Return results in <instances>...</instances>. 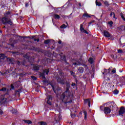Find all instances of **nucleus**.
<instances>
[{
    "mask_svg": "<svg viewBox=\"0 0 125 125\" xmlns=\"http://www.w3.org/2000/svg\"><path fill=\"white\" fill-rule=\"evenodd\" d=\"M104 3L105 5H109V3L108 2V1H105Z\"/></svg>",
    "mask_w": 125,
    "mask_h": 125,
    "instance_id": "58836bf2",
    "label": "nucleus"
},
{
    "mask_svg": "<svg viewBox=\"0 0 125 125\" xmlns=\"http://www.w3.org/2000/svg\"><path fill=\"white\" fill-rule=\"evenodd\" d=\"M53 17L55 19H60V16L58 14H54Z\"/></svg>",
    "mask_w": 125,
    "mask_h": 125,
    "instance_id": "2eb2a0df",
    "label": "nucleus"
},
{
    "mask_svg": "<svg viewBox=\"0 0 125 125\" xmlns=\"http://www.w3.org/2000/svg\"><path fill=\"white\" fill-rule=\"evenodd\" d=\"M61 99L62 100H64L65 99V93H62V95L61 96Z\"/></svg>",
    "mask_w": 125,
    "mask_h": 125,
    "instance_id": "393cba45",
    "label": "nucleus"
},
{
    "mask_svg": "<svg viewBox=\"0 0 125 125\" xmlns=\"http://www.w3.org/2000/svg\"><path fill=\"white\" fill-rule=\"evenodd\" d=\"M114 94H115V95H117V94H119V90L117 89H115L113 91Z\"/></svg>",
    "mask_w": 125,
    "mask_h": 125,
    "instance_id": "4be33fe9",
    "label": "nucleus"
},
{
    "mask_svg": "<svg viewBox=\"0 0 125 125\" xmlns=\"http://www.w3.org/2000/svg\"><path fill=\"white\" fill-rule=\"evenodd\" d=\"M80 31L81 32H82V33H84L85 34H88L87 31L84 30V28H83V24H81L80 25Z\"/></svg>",
    "mask_w": 125,
    "mask_h": 125,
    "instance_id": "39448f33",
    "label": "nucleus"
},
{
    "mask_svg": "<svg viewBox=\"0 0 125 125\" xmlns=\"http://www.w3.org/2000/svg\"><path fill=\"white\" fill-rule=\"evenodd\" d=\"M79 6H82V3H79Z\"/></svg>",
    "mask_w": 125,
    "mask_h": 125,
    "instance_id": "3c124183",
    "label": "nucleus"
},
{
    "mask_svg": "<svg viewBox=\"0 0 125 125\" xmlns=\"http://www.w3.org/2000/svg\"><path fill=\"white\" fill-rule=\"evenodd\" d=\"M79 115H83V112H80L79 113Z\"/></svg>",
    "mask_w": 125,
    "mask_h": 125,
    "instance_id": "8fccbe9b",
    "label": "nucleus"
},
{
    "mask_svg": "<svg viewBox=\"0 0 125 125\" xmlns=\"http://www.w3.org/2000/svg\"><path fill=\"white\" fill-rule=\"evenodd\" d=\"M83 114H84V120H86V118H87V112H86V111H84L83 112Z\"/></svg>",
    "mask_w": 125,
    "mask_h": 125,
    "instance_id": "412c9836",
    "label": "nucleus"
},
{
    "mask_svg": "<svg viewBox=\"0 0 125 125\" xmlns=\"http://www.w3.org/2000/svg\"><path fill=\"white\" fill-rule=\"evenodd\" d=\"M86 17L87 18H90V16L87 13H84L83 15V18Z\"/></svg>",
    "mask_w": 125,
    "mask_h": 125,
    "instance_id": "4468645a",
    "label": "nucleus"
},
{
    "mask_svg": "<svg viewBox=\"0 0 125 125\" xmlns=\"http://www.w3.org/2000/svg\"><path fill=\"white\" fill-rule=\"evenodd\" d=\"M82 63H83V60L80 59L77 62L73 63V65H75V66H79L80 65H82Z\"/></svg>",
    "mask_w": 125,
    "mask_h": 125,
    "instance_id": "0eeeda50",
    "label": "nucleus"
},
{
    "mask_svg": "<svg viewBox=\"0 0 125 125\" xmlns=\"http://www.w3.org/2000/svg\"><path fill=\"white\" fill-rule=\"evenodd\" d=\"M7 61H9V62H12L13 61V59H10V58H8L7 59Z\"/></svg>",
    "mask_w": 125,
    "mask_h": 125,
    "instance_id": "2f4dec72",
    "label": "nucleus"
},
{
    "mask_svg": "<svg viewBox=\"0 0 125 125\" xmlns=\"http://www.w3.org/2000/svg\"><path fill=\"white\" fill-rule=\"evenodd\" d=\"M49 42H50V40H46L44 41V43H45V44H48Z\"/></svg>",
    "mask_w": 125,
    "mask_h": 125,
    "instance_id": "5701e85b",
    "label": "nucleus"
},
{
    "mask_svg": "<svg viewBox=\"0 0 125 125\" xmlns=\"http://www.w3.org/2000/svg\"><path fill=\"white\" fill-rule=\"evenodd\" d=\"M31 78L33 79V80H37V78L35 76H31Z\"/></svg>",
    "mask_w": 125,
    "mask_h": 125,
    "instance_id": "4c0bfd02",
    "label": "nucleus"
},
{
    "mask_svg": "<svg viewBox=\"0 0 125 125\" xmlns=\"http://www.w3.org/2000/svg\"><path fill=\"white\" fill-rule=\"evenodd\" d=\"M113 105H110L109 107H104V114H105V115H108V114H110V113H111V110H113Z\"/></svg>",
    "mask_w": 125,
    "mask_h": 125,
    "instance_id": "f03ea898",
    "label": "nucleus"
},
{
    "mask_svg": "<svg viewBox=\"0 0 125 125\" xmlns=\"http://www.w3.org/2000/svg\"><path fill=\"white\" fill-rule=\"evenodd\" d=\"M33 70L34 71H39V70H40V66H39L38 65H34Z\"/></svg>",
    "mask_w": 125,
    "mask_h": 125,
    "instance_id": "9b49d317",
    "label": "nucleus"
},
{
    "mask_svg": "<svg viewBox=\"0 0 125 125\" xmlns=\"http://www.w3.org/2000/svg\"><path fill=\"white\" fill-rule=\"evenodd\" d=\"M113 15V18H116V14L114 12H111L110 14V17H112Z\"/></svg>",
    "mask_w": 125,
    "mask_h": 125,
    "instance_id": "aec40b11",
    "label": "nucleus"
},
{
    "mask_svg": "<svg viewBox=\"0 0 125 125\" xmlns=\"http://www.w3.org/2000/svg\"><path fill=\"white\" fill-rule=\"evenodd\" d=\"M0 91H6V88L4 87L2 89H0Z\"/></svg>",
    "mask_w": 125,
    "mask_h": 125,
    "instance_id": "7c9ffc66",
    "label": "nucleus"
},
{
    "mask_svg": "<svg viewBox=\"0 0 125 125\" xmlns=\"http://www.w3.org/2000/svg\"><path fill=\"white\" fill-rule=\"evenodd\" d=\"M108 24H109L110 27H112L113 26V21H109Z\"/></svg>",
    "mask_w": 125,
    "mask_h": 125,
    "instance_id": "c756f323",
    "label": "nucleus"
},
{
    "mask_svg": "<svg viewBox=\"0 0 125 125\" xmlns=\"http://www.w3.org/2000/svg\"><path fill=\"white\" fill-rule=\"evenodd\" d=\"M25 38H30L29 37H25Z\"/></svg>",
    "mask_w": 125,
    "mask_h": 125,
    "instance_id": "6e6d98bb",
    "label": "nucleus"
},
{
    "mask_svg": "<svg viewBox=\"0 0 125 125\" xmlns=\"http://www.w3.org/2000/svg\"><path fill=\"white\" fill-rule=\"evenodd\" d=\"M1 33V31H0V33Z\"/></svg>",
    "mask_w": 125,
    "mask_h": 125,
    "instance_id": "5fc2aeb1",
    "label": "nucleus"
},
{
    "mask_svg": "<svg viewBox=\"0 0 125 125\" xmlns=\"http://www.w3.org/2000/svg\"><path fill=\"white\" fill-rule=\"evenodd\" d=\"M88 62L90 64H92V63H93V59L92 58H90L88 60Z\"/></svg>",
    "mask_w": 125,
    "mask_h": 125,
    "instance_id": "6ab92c4d",
    "label": "nucleus"
},
{
    "mask_svg": "<svg viewBox=\"0 0 125 125\" xmlns=\"http://www.w3.org/2000/svg\"><path fill=\"white\" fill-rule=\"evenodd\" d=\"M5 56H4V54H0V60H1L2 59H4Z\"/></svg>",
    "mask_w": 125,
    "mask_h": 125,
    "instance_id": "dca6fc26",
    "label": "nucleus"
},
{
    "mask_svg": "<svg viewBox=\"0 0 125 125\" xmlns=\"http://www.w3.org/2000/svg\"><path fill=\"white\" fill-rule=\"evenodd\" d=\"M72 86H76V83H72L71 84Z\"/></svg>",
    "mask_w": 125,
    "mask_h": 125,
    "instance_id": "a18cd8bd",
    "label": "nucleus"
},
{
    "mask_svg": "<svg viewBox=\"0 0 125 125\" xmlns=\"http://www.w3.org/2000/svg\"><path fill=\"white\" fill-rule=\"evenodd\" d=\"M118 53H123V50L122 49L118 50Z\"/></svg>",
    "mask_w": 125,
    "mask_h": 125,
    "instance_id": "f704fd0d",
    "label": "nucleus"
},
{
    "mask_svg": "<svg viewBox=\"0 0 125 125\" xmlns=\"http://www.w3.org/2000/svg\"><path fill=\"white\" fill-rule=\"evenodd\" d=\"M17 63L18 65H20V62L18 61V62H17Z\"/></svg>",
    "mask_w": 125,
    "mask_h": 125,
    "instance_id": "09e8293b",
    "label": "nucleus"
},
{
    "mask_svg": "<svg viewBox=\"0 0 125 125\" xmlns=\"http://www.w3.org/2000/svg\"><path fill=\"white\" fill-rule=\"evenodd\" d=\"M71 117L72 118V119H74V118H76V115L75 114H71Z\"/></svg>",
    "mask_w": 125,
    "mask_h": 125,
    "instance_id": "c9c22d12",
    "label": "nucleus"
},
{
    "mask_svg": "<svg viewBox=\"0 0 125 125\" xmlns=\"http://www.w3.org/2000/svg\"><path fill=\"white\" fill-rule=\"evenodd\" d=\"M112 73H113V74H115L116 73V68H114L112 69Z\"/></svg>",
    "mask_w": 125,
    "mask_h": 125,
    "instance_id": "72a5a7b5",
    "label": "nucleus"
},
{
    "mask_svg": "<svg viewBox=\"0 0 125 125\" xmlns=\"http://www.w3.org/2000/svg\"><path fill=\"white\" fill-rule=\"evenodd\" d=\"M10 14V12H6V13L4 14V16L5 17H8V15H9Z\"/></svg>",
    "mask_w": 125,
    "mask_h": 125,
    "instance_id": "a878e982",
    "label": "nucleus"
},
{
    "mask_svg": "<svg viewBox=\"0 0 125 125\" xmlns=\"http://www.w3.org/2000/svg\"><path fill=\"white\" fill-rule=\"evenodd\" d=\"M48 73H49V70L48 69H45L43 71V73L41 74V76L44 79H45L44 74H46V75H48Z\"/></svg>",
    "mask_w": 125,
    "mask_h": 125,
    "instance_id": "20e7f679",
    "label": "nucleus"
},
{
    "mask_svg": "<svg viewBox=\"0 0 125 125\" xmlns=\"http://www.w3.org/2000/svg\"><path fill=\"white\" fill-rule=\"evenodd\" d=\"M70 73L71 75H72V76H74V75H75V73L72 71H70Z\"/></svg>",
    "mask_w": 125,
    "mask_h": 125,
    "instance_id": "ea45409f",
    "label": "nucleus"
},
{
    "mask_svg": "<svg viewBox=\"0 0 125 125\" xmlns=\"http://www.w3.org/2000/svg\"><path fill=\"white\" fill-rule=\"evenodd\" d=\"M58 43H59L60 44H61L62 43V41H61V40H60L59 42H58Z\"/></svg>",
    "mask_w": 125,
    "mask_h": 125,
    "instance_id": "49530a36",
    "label": "nucleus"
},
{
    "mask_svg": "<svg viewBox=\"0 0 125 125\" xmlns=\"http://www.w3.org/2000/svg\"><path fill=\"white\" fill-rule=\"evenodd\" d=\"M24 122L26 123V124H28V125H31V124H32V121L30 120H24Z\"/></svg>",
    "mask_w": 125,
    "mask_h": 125,
    "instance_id": "b1692460",
    "label": "nucleus"
},
{
    "mask_svg": "<svg viewBox=\"0 0 125 125\" xmlns=\"http://www.w3.org/2000/svg\"><path fill=\"white\" fill-rule=\"evenodd\" d=\"M125 107H121L119 110L120 116H123V115H124V114H125Z\"/></svg>",
    "mask_w": 125,
    "mask_h": 125,
    "instance_id": "423d86ee",
    "label": "nucleus"
},
{
    "mask_svg": "<svg viewBox=\"0 0 125 125\" xmlns=\"http://www.w3.org/2000/svg\"><path fill=\"white\" fill-rule=\"evenodd\" d=\"M2 23L3 24H9V25H12V21H11V20L10 19H7V18L6 17H3L1 19Z\"/></svg>",
    "mask_w": 125,
    "mask_h": 125,
    "instance_id": "f257e3e1",
    "label": "nucleus"
},
{
    "mask_svg": "<svg viewBox=\"0 0 125 125\" xmlns=\"http://www.w3.org/2000/svg\"><path fill=\"white\" fill-rule=\"evenodd\" d=\"M69 86H70V85H67L66 90L65 91V92H68V91L69 90Z\"/></svg>",
    "mask_w": 125,
    "mask_h": 125,
    "instance_id": "473e14b6",
    "label": "nucleus"
},
{
    "mask_svg": "<svg viewBox=\"0 0 125 125\" xmlns=\"http://www.w3.org/2000/svg\"><path fill=\"white\" fill-rule=\"evenodd\" d=\"M96 5H98V6H101V2H97V0H96Z\"/></svg>",
    "mask_w": 125,
    "mask_h": 125,
    "instance_id": "bb28decb",
    "label": "nucleus"
},
{
    "mask_svg": "<svg viewBox=\"0 0 125 125\" xmlns=\"http://www.w3.org/2000/svg\"><path fill=\"white\" fill-rule=\"evenodd\" d=\"M112 57H114V55H112Z\"/></svg>",
    "mask_w": 125,
    "mask_h": 125,
    "instance_id": "864d4df0",
    "label": "nucleus"
},
{
    "mask_svg": "<svg viewBox=\"0 0 125 125\" xmlns=\"http://www.w3.org/2000/svg\"><path fill=\"white\" fill-rule=\"evenodd\" d=\"M78 71L79 73H83V68L79 67V68L78 69Z\"/></svg>",
    "mask_w": 125,
    "mask_h": 125,
    "instance_id": "f3484780",
    "label": "nucleus"
},
{
    "mask_svg": "<svg viewBox=\"0 0 125 125\" xmlns=\"http://www.w3.org/2000/svg\"><path fill=\"white\" fill-rule=\"evenodd\" d=\"M0 115H2V114H3V111H2V110H1L0 109Z\"/></svg>",
    "mask_w": 125,
    "mask_h": 125,
    "instance_id": "37998d69",
    "label": "nucleus"
},
{
    "mask_svg": "<svg viewBox=\"0 0 125 125\" xmlns=\"http://www.w3.org/2000/svg\"><path fill=\"white\" fill-rule=\"evenodd\" d=\"M28 6H29V3H25V7H28Z\"/></svg>",
    "mask_w": 125,
    "mask_h": 125,
    "instance_id": "c03bdc74",
    "label": "nucleus"
},
{
    "mask_svg": "<svg viewBox=\"0 0 125 125\" xmlns=\"http://www.w3.org/2000/svg\"><path fill=\"white\" fill-rule=\"evenodd\" d=\"M5 95H2L0 97V103H5L6 102L7 99L5 98L4 97Z\"/></svg>",
    "mask_w": 125,
    "mask_h": 125,
    "instance_id": "7ed1b4c3",
    "label": "nucleus"
},
{
    "mask_svg": "<svg viewBox=\"0 0 125 125\" xmlns=\"http://www.w3.org/2000/svg\"><path fill=\"white\" fill-rule=\"evenodd\" d=\"M40 125H47V124L46 123V122H40L39 123Z\"/></svg>",
    "mask_w": 125,
    "mask_h": 125,
    "instance_id": "a211bd4d",
    "label": "nucleus"
},
{
    "mask_svg": "<svg viewBox=\"0 0 125 125\" xmlns=\"http://www.w3.org/2000/svg\"><path fill=\"white\" fill-rule=\"evenodd\" d=\"M85 101L86 102H87L88 106L90 107V101L89 100H86Z\"/></svg>",
    "mask_w": 125,
    "mask_h": 125,
    "instance_id": "cd10ccee",
    "label": "nucleus"
},
{
    "mask_svg": "<svg viewBox=\"0 0 125 125\" xmlns=\"http://www.w3.org/2000/svg\"><path fill=\"white\" fill-rule=\"evenodd\" d=\"M94 22V21H92L91 22H90L89 23V24H92V23H93Z\"/></svg>",
    "mask_w": 125,
    "mask_h": 125,
    "instance_id": "de8ad7c7",
    "label": "nucleus"
},
{
    "mask_svg": "<svg viewBox=\"0 0 125 125\" xmlns=\"http://www.w3.org/2000/svg\"><path fill=\"white\" fill-rule=\"evenodd\" d=\"M102 108H103V106H100V109H101V110H102Z\"/></svg>",
    "mask_w": 125,
    "mask_h": 125,
    "instance_id": "603ef678",
    "label": "nucleus"
},
{
    "mask_svg": "<svg viewBox=\"0 0 125 125\" xmlns=\"http://www.w3.org/2000/svg\"><path fill=\"white\" fill-rule=\"evenodd\" d=\"M11 88L12 89H14V86L12 84H11Z\"/></svg>",
    "mask_w": 125,
    "mask_h": 125,
    "instance_id": "a19ab883",
    "label": "nucleus"
},
{
    "mask_svg": "<svg viewBox=\"0 0 125 125\" xmlns=\"http://www.w3.org/2000/svg\"><path fill=\"white\" fill-rule=\"evenodd\" d=\"M104 35L105 38H110L111 37V34L107 31H104Z\"/></svg>",
    "mask_w": 125,
    "mask_h": 125,
    "instance_id": "6e6552de",
    "label": "nucleus"
},
{
    "mask_svg": "<svg viewBox=\"0 0 125 125\" xmlns=\"http://www.w3.org/2000/svg\"><path fill=\"white\" fill-rule=\"evenodd\" d=\"M50 100H51V96H48V100L47 101V104H48L49 105H51V102H50Z\"/></svg>",
    "mask_w": 125,
    "mask_h": 125,
    "instance_id": "ddd939ff",
    "label": "nucleus"
},
{
    "mask_svg": "<svg viewBox=\"0 0 125 125\" xmlns=\"http://www.w3.org/2000/svg\"><path fill=\"white\" fill-rule=\"evenodd\" d=\"M122 81H123V82H124V83H123V84H125V77H123L122 78Z\"/></svg>",
    "mask_w": 125,
    "mask_h": 125,
    "instance_id": "e433bc0d",
    "label": "nucleus"
},
{
    "mask_svg": "<svg viewBox=\"0 0 125 125\" xmlns=\"http://www.w3.org/2000/svg\"><path fill=\"white\" fill-rule=\"evenodd\" d=\"M34 38H35V36H33V37H32V39H34V40L35 41V42H40V39H35Z\"/></svg>",
    "mask_w": 125,
    "mask_h": 125,
    "instance_id": "c85d7f7f",
    "label": "nucleus"
},
{
    "mask_svg": "<svg viewBox=\"0 0 125 125\" xmlns=\"http://www.w3.org/2000/svg\"><path fill=\"white\" fill-rule=\"evenodd\" d=\"M66 24L67 25H65V24H63L62 25H61L60 27L61 29H66L67 26V27H69V25H68V22H66Z\"/></svg>",
    "mask_w": 125,
    "mask_h": 125,
    "instance_id": "f8f14e48",
    "label": "nucleus"
},
{
    "mask_svg": "<svg viewBox=\"0 0 125 125\" xmlns=\"http://www.w3.org/2000/svg\"><path fill=\"white\" fill-rule=\"evenodd\" d=\"M62 119V116L61 115H60V114H58L56 115L55 117V120L56 122H58L59 121H60Z\"/></svg>",
    "mask_w": 125,
    "mask_h": 125,
    "instance_id": "9d476101",
    "label": "nucleus"
},
{
    "mask_svg": "<svg viewBox=\"0 0 125 125\" xmlns=\"http://www.w3.org/2000/svg\"><path fill=\"white\" fill-rule=\"evenodd\" d=\"M57 80L58 83H59L61 84H64V83H65V80H62V79L60 78H59L58 79L57 78Z\"/></svg>",
    "mask_w": 125,
    "mask_h": 125,
    "instance_id": "1a4fd4ad",
    "label": "nucleus"
},
{
    "mask_svg": "<svg viewBox=\"0 0 125 125\" xmlns=\"http://www.w3.org/2000/svg\"><path fill=\"white\" fill-rule=\"evenodd\" d=\"M51 86L53 90L54 91V92H55V89H54V86H53V85H51Z\"/></svg>",
    "mask_w": 125,
    "mask_h": 125,
    "instance_id": "79ce46f5",
    "label": "nucleus"
}]
</instances>
